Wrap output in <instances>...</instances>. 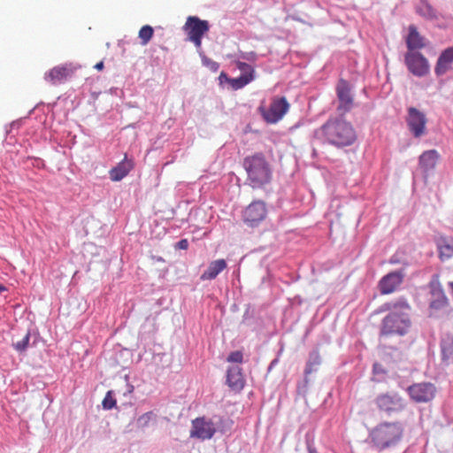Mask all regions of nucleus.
Segmentation results:
<instances>
[{
    "label": "nucleus",
    "instance_id": "20",
    "mask_svg": "<svg viewBox=\"0 0 453 453\" xmlns=\"http://www.w3.org/2000/svg\"><path fill=\"white\" fill-rule=\"evenodd\" d=\"M134 161L132 159H128L127 156H125L121 162H119L115 167L110 170V179L112 181L121 180L130 173V171L134 168Z\"/></svg>",
    "mask_w": 453,
    "mask_h": 453
},
{
    "label": "nucleus",
    "instance_id": "27",
    "mask_svg": "<svg viewBox=\"0 0 453 453\" xmlns=\"http://www.w3.org/2000/svg\"><path fill=\"white\" fill-rule=\"evenodd\" d=\"M439 257L441 261L449 259L453 257V245L449 244L446 239H441L437 243Z\"/></svg>",
    "mask_w": 453,
    "mask_h": 453
},
{
    "label": "nucleus",
    "instance_id": "22",
    "mask_svg": "<svg viewBox=\"0 0 453 453\" xmlns=\"http://www.w3.org/2000/svg\"><path fill=\"white\" fill-rule=\"evenodd\" d=\"M415 11L418 15L426 20H437L441 17L439 12L428 0H419L415 5Z\"/></svg>",
    "mask_w": 453,
    "mask_h": 453
},
{
    "label": "nucleus",
    "instance_id": "37",
    "mask_svg": "<svg viewBox=\"0 0 453 453\" xmlns=\"http://www.w3.org/2000/svg\"><path fill=\"white\" fill-rule=\"evenodd\" d=\"M203 63L204 65H206L207 67H209L211 71H218L219 69V65L218 63H216L215 61L211 60V59H209L207 58H203Z\"/></svg>",
    "mask_w": 453,
    "mask_h": 453
},
{
    "label": "nucleus",
    "instance_id": "16",
    "mask_svg": "<svg viewBox=\"0 0 453 453\" xmlns=\"http://www.w3.org/2000/svg\"><path fill=\"white\" fill-rule=\"evenodd\" d=\"M405 277L404 269H399L384 275L379 281V288L381 294H390L400 286Z\"/></svg>",
    "mask_w": 453,
    "mask_h": 453
},
{
    "label": "nucleus",
    "instance_id": "13",
    "mask_svg": "<svg viewBox=\"0 0 453 453\" xmlns=\"http://www.w3.org/2000/svg\"><path fill=\"white\" fill-rule=\"evenodd\" d=\"M321 365V357L318 349H313L310 352L308 360L304 369V378L297 386V392L299 395H305L307 392L308 384L310 382V375L316 372Z\"/></svg>",
    "mask_w": 453,
    "mask_h": 453
},
{
    "label": "nucleus",
    "instance_id": "9",
    "mask_svg": "<svg viewBox=\"0 0 453 453\" xmlns=\"http://www.w3.org/2000/svg\"><path fill=\"white\" fill-rule=\"evenodd\" d=\"M405 121L413 137L420 138L426 134L427 119L426 114L417 108L411 106L407 109Z\"/></svg>",
    "mask_w": 453,
    "mask_h": 453
},
{
    "label": "nucleus",
    "instance_id": "17",
    "mask_svg": "<svg viewBox=\"0 0 453 453\" xmlns=\"http://www.w3.org/2000/svg\"><path fill=\"white\" fill-rule=\"evenodd\" d=\"M216 430L211 421H208L203 418H198L193 420L190 436L202 440L211 439Z\"/></svg>",
    "mask_w": 453,
    "mask_h": 453
},
{
    "label": "nucleus",
    "instance_id": "8",
    "mask_svg": "<svg viewBox=\"0 0 453 453\" xmlns=\"http://www.w3.org/2000/svg\"><path fill=\"white\" fill-rule=\"evenodd\" d=\"M404 64L407 70L415 77L422 78L430 73L429 61L419 51L406 52L404 54Z\"/></svg>",
    "mask_w": 453,
    "mask_h": 453
},
{
    "label": "nucleus",
    "instance_id": "7",
    "mask_svg": "<svg viewBox=\"0 0 453 453\" xmlns=\"http://www.w3.org/2000/svg\"><path fill=\"white\" fill-rule=\"evenodd\" d=\"M183 29L188 35V39L192 42L197 49H200L202 37L209 31L210 25L207 20L200 19L196 16H189L187 18Z\"/></svg>",
    "mask_w": 453,
    "mask_h": 453
},
{
    "label": "nucleus",
    "instance_id": "30",
    "mask_svg": "<svg viewBox=\"0 0 453 453\" xmlns=\"http://www.w3.org/2000/svg\"><path fill=\"white\" fill-rule=\"evenodd\" d=\"M372 373L374 376H377V381H380L384 379L385 375L387 374V370L384 368V366L376 362L372 365Z\"/></svg>",
    "mask_w": 453,
    "mask_h": 453
},
{
    "label": "nucleus",
    "instance_id": "42",
    "mask_svg": "<svg viewBox=\"0 0 453 453\" xmlns=\"http://www.w3.org/2000/svg\"><path fill=\"white\" fill-rule=\"evenodd\" d=\"M6 290V288L4 285H0V293Z\"/></svg>",
    "mask_w": 453,
    "mask_h": 453
},
{
    "label": "nucleus",
    "instance_id": "14",
    "mask_svg": "<svg viewBox=\"0 0 453 453\" xmlns=\"http://www.w3.org/2000/svg\"><path fill=\"white\" fill-rule=\"evenodd\" d=\"M258 111L266 123L274 124L278 122L283 116V97L274 98L269 107L262 103L258 107Z\"/></svg>",
    "mask_w": 453,
    "mask_h": 453
},
{
    "label": "nucleus",
    "instance_id": "3",
    "mask_svg": "<svg viewBox=\"0 0 453 453\" xmlns=\"http://www.w3.org/2000/svg\"><path fill=\"white\" fill-rule=\"evenodd\" d=\"M403 434V426L401 422H381L370 432L368 439L371 446L377 451H384L396 447Z\"/></svg>",
    "mask_w": 453,
    "mask_h": 453
},
{
    "label": "nucleus",
    "instance_id": "19",
    "mask_svg": "<svg viewBox=\"0 0 453 453\" xmlns=\"http://www.w3.org/2000/svg\"><path fill=\"white\" fill-rule=\"evenodd\" d=\"M378 349L387 362L398 363L403 358V352L397 347L379 341Z\"/></svg>",
    "mask_w": 453,
    "mask_h": 453
},
{
    "label": "nucleus",
    "instance_id": "32",
    "mask_svg": "<svg viewBox=\"0 0 453 453\" xmlns=\"http://www.w3.org/2000/svg\"><path fill=\"white\" fill-rule=\"evenodd\" d=\"M236 66L240 70L242 74L250 75L251 77L254 78V75H253L254 70L250 65L244 63V62L238 61L236 63Z\"/></svg>",
    "mask_w": 453,
    "mask_h": 453
},
{
    "label": "nucleus",
    "instance_id": "35",
    "mask_svg": "<svg viewBox=\"0 0 453 453\" xmlns=\"http://www.w3.org/2000/svg\"><path fill=\"white\" fill-rule=\"evenodd\" d=\"M116 405V400L112 398L111 392H108L103 400V406L104 409L111 410Z\"/></svg>",
    "mask_w": 453,
    "mask_h": 453
},
{
    "label": "nucleus",
    "instance_id": "11",
    "mask_svg": "<svg viewBox=\"0 0 453 453\" xmlns=\"http://www.w3.org/2000/svg\"><path fill=\"white\" fill-rule=\"evenodd\" d=\"M407 393L415 403H428L434 398L436 388L431 382L413 383L407 388Z\"/></svg>",
    "mask_w": 453,
    "mask_h": 453
},
{
    "label": "nucleus",
    "instance_id": "24",
    "mask_svg": "<svg viewBox=\"0 0 453 453\" xmlns=\"http://www.w3.org/2000/svg\"><path fill=\"white\" fill-rule=\"evenodd\" d=\"M439 158V153L435 150L424 151L418 158V164L424 173H428L434 169Z\"/></svg>",
    "mask_w": 453,
    "mask_h": 453
},
{
    "label": "nucleus",
    "instance_id": "10",
    "mask_svg": "<svg viewBox=\"0 0 453 453\" xmlns=\"http://www.w3.org/2000/svg\"><path fill=\"white\" fill-rule=\"evenodd\" d=\"M336 96L338 99L337 111L341 115L351 111L354 106V96L351 91L349 82L344 79H340L336 84Z\"/></svg>",
    "mask_w": 453,
    "mask_h": 453
},
{
    "label": "nucleus",
    "instance_id": "12",
    "mask_svg": "<svg viewBox=\"0 0 453 453\" xmlns=\"http://www.w3.org/2000/svg\"><path fill=\"white\" fill-rule=\"evenodd\" d=\"M76 69V66L72 63L61 64L46 72L44 80L51 85L60 84L71 78Z\"/></svg>",
    "mask_w": 453,
    "mask_h": 453
},
{
    "label": "nucleus",
    "instance_id": "41",
    "mask_svg": "<svg viewBox=\"0 0 453 453\" xmlns=\"http://www.w3.org/2000/svg\"><path fill=\"white\" fill-rule=\"evenodd\" d=\"M288 107H289V104L287 102V100L285 99V114L287 113L288 110Z\"/></svg>",
    "mask_w": 453,
    "mask_h": 453
},
{
    "label": "nucleus",
    "instance_id": "18",
    "mask_svg": "<svg viewBox=\"0 0 453 453\" xmlns=\"http://www.w3.org/2000/svg\"><path fill=\"white\" fill-rule=\"evenodd\" d=\"M453 65V46L443 50L436 61L434 66V73L437 77L444 75L449 71L452 70Z\"/></svg>",
    "mask_w": 453,
    "mask_h": 453
},
{
    "label": "nucleus",
    "instance_id": "38",
    "mask_svg": "<svg viewBox=\"0 0 453 453\" xmlns=\"http://www.w3.org/2000/svg\"><path fill=\"white\" fill-rule=\"evenodd\" d=\"M175 248L180 249V250H187L188 248V240L187 239H181L180 241H179L176 243Z\"/></svg>",
    "mask_w": 453,
    "mask_h": 453
},
{
    "label": "nucleus",
    "instance_id": "31",
    "mask_svg": "<svg viewBox=\"0 0 453 453\" xmlns=\"http://www.w3.org/2000/svg\"><path fill=\"white\" fill-rule=\"evenodd\" d=\"M30 341V334L27 333L21 341L16 342L13 346L19 352H23L27 349Z\"/></svg>",
    "mask_w": 453,
    "mask_h": 453
},
{
    "label": "nucleus",
    "instance_id": "25",
    "mask_svg": "<svg viewBox=\"0 0 453 453\" xmlns=\"http://www.w3.org/2000/svg\"><path fill=\"white\" fill-rule=\"evenodd\" d=\"M227 265L225 259H217L210 263L206 271L201 275L202 280H211L215 279L222 271L226 268Z\"/></svg>",
    "mask_w": 453,
    "mask_h": 453
},
{
    "label": "nucleus",
    "instance_id": "15",
    "mask_svg": "<svg viewBox=\"0 0 453 453\" xmlns=\"http://www.w3.org/2000/svg\"><path fill=\"white\" fill-rule=\"evenodd\" d=\"M266 216L265 204L263 202L251 203L243 211L242 219L245 224L250 226L258 225Z\"/></svg>",
    "mask_w": 453,
    "mask_h": 453
},
{
    "label": "nucleus",
    "instance_id": "4",
    "mask_svg": "<svg viewBox=\"0 0 453 453\" xmlns=\"http://www.w3.org/2000/svg\"><path fill=\"white\" fill-rule=\"evenodd\" d=\"M243 165L253 188L261 187L270 181L271 170L262 155L245 157Z\"/></svg>",
    "mask_w": 453,
    "mask_h": 453
},
{
    "label": "nucleus",
    "instance_id": "33",
    "mask_svg": "<svg viewBox=\"0 0 453 453\" xmlns=\"http://www.w3.org/2000/svg\"><path fill=\"white\" fill-rule=\"evenodd\" d=\"M153 413L151 411L146 412L139 417L137 419V424L140 427L143 428L149 425L151 418H153Z\"/></svg>",
    "mask_w": 453,
    "mask_h": 453
},
{
    "label": "nucleus",
    "instance_id": "40",
    "mask_svg": "<svg viewBox=\"0 0 453 453\" xmlns=\"http://www.w3.org/2000/svg\"><path fill=\"white\" fill-rule=\"evenodd\" d=\"M398 262V259H396L395 256L391 257L389 259L390 264H397Z\"/></svg>",
    "mask_w": 453,
    "mask_h": 453
},
{
    "label": "nucleus",
    "instance_id": "28",
    "mask_svg": "<svg viewBox=\"0 0 453 453\" xmlns=\"http://www.w3.org/2000/svg\"><path fill=\"white\" fill-rule=\"evenodd\" d=\"M253 80V77L247 74H241V76L237 78H233L228 80V83L231 85V87L237 90L244 86H246L248 83H250Z\"/></svg>",
    "mask_w": 453,
    "mask_h": 453
},
{
    "label": "nucleus",
    "instance_id": "1",
    "mask_svg": "<svg viewBox=\"0 0 453 453\" xmlns=\"http://www.w3.org/2000/svg\"><path fill=\"white\" fill-rule=\"evenodd\" d=\"M411 311V307L404 297L383 303L379 308V312L388 311V314L380 321L379 341L390 336L407 335L412 326Z\"/></svg>",
    "mask_w": 453,
    "mask_h": 453
},
{
    "label": "nucleus",
    "instance_id": "29",
    "mask_svg": "<svg viewBox=\"0 0 453 453\" xmlns=\"http://www.w3.org/2000/svg\"><path fill=\"white\" fill-rule=\"evenodd\" d=\"M153 34H154V30H153L152 27H150L149 25H145V26L142 27V28L139 31V38L142 41V44L146 45L152 38Z\"/></svg>",
    "mask_w": 453,
    "mask_h": 453
},
{
    "label": "nucleus",
    "instance_id": "36",
    "mask_svg": "<svg viewBox=\"0 0 453 453\" xmlns=\"http://www.w3.org/2000/svg\"><path fill=\"white\" fill-rule=\"evenodd\" d=\"M242 353L239 350L231 352L230 355L227 357L228 362L233 363H242Z\"/></svg>",
    "mask_w": 453,
    "mask_h": 453
},
{
    "label": "nucleus",
    "instance_id": "26",
    "mask_svg": "<svg viewBox=\"0 0 453 453\" xmlns=\"http://www.w3.org/2000/svg\"><path fill=\"white\" fill-rule=\"evenodd\" d=\"M441 360L449 361L453 357V334L446 333L441 335L440 341Z\"/></svg>",
    "mask_w": 453,
    "mask_h": 453
},
{
    "label": "nucleus",
    "instance_id": "39",
    "mask_svg": "<svg viewBox=\"0 0 453 453\" xmlns=\"http://www.w3.org/2000/svg\"><path fill=\"white\" fill-rule=\"evenodd\" d=\"M104 62L100 61L99 63L95 65V68L98 71H102L104 69Z\"/></svg>",
    "mask_w": 453,
    "mask_h": 453
},
{
    "label": "nucleus",
    "instance_id": "34",
    "mask_svg": "<svg viewBox=\"0 0 453 453\" xmlns=\"http://www.w3.org/2000/svg\"><path fill=\"white\" fill-rule=\"evenodd\" d=\"M305 442L308 453H319L314 446L313 435L310 433L305 434Z\"/></svg>",
    "mask_w": 453,
    "mask_h": 453
},
{
    "label": "nucleus",
    "instance_id": "2",
    "mask_svg": "<svg viewBox=\"0 0 453 453\" xmlns=\"http://www.w3.org/2000/svg\"><path fill=\"white\" fill-rule=\"evenodd\" d=\"M315 140H323L335 148L342 149L353 145L357 139V132L352 124L343 115L330 117L319 128L314 131Z\"/></svg>",
    "mask_w": 453,
    "mask_h": 453
},
{
    "label": "nucleus",
    "instance_id": "6",
    "mask_svg": "<svg viewBox=\"0 0 453 453\" xmlns=\"http://www.w3.org/2000/svg\"><path fill=\"white\" fill-rule=\"evenodd\" d=\"M429 304L428 317L438 318L437 312L449 306V300L447 297L438 275H433L428 283Z\"/></svg>",
    "mask_w": 453,
    "mask_h": 453
},
{
    "label": "nucleus",
    "instance_id": "23",
    "mask_svg": "<svg viewBox=\"0 0 453 453\" xmlns=\"http://www.w3.org/2000/svg\"><path fill=\"white\" fill-rule=\"evenodd\" d=\"M226 383L233 390L241 391L243 388L245 380L239 366H233L227 370Z\"/></svg>",
    "mask_w": 453,
    "mask_h": 453
},
{
    "label": "nucleus",
    "instance_id": "5",
    "mask_svg": "<svg viewBox=\"0 0 453 453\" xmlns=\"http://www.w3.org/2000/svg\"><path fill=\"white\" fill-rule=\"evenodd\" d=\"M373 403L378 412L388 418L400 414L407 407V401L399 393L395 391H388L377 395Z\"/></svg>",
    "mask_w": 453,
    "mask_h": 453
},
{
    "label": "nucleus",
    "instance_id": "21",
    "mask_svg": "<svg viewBox=\"0 0 453 453\" xmlns=\"http://www.w3.org/2000/svg\"><path fill=\"white\" fill-rule=\"evenodd\" d=\"M425 38L420 35L414 25L409 27V34L406 38L407 52H416L426 46Z\"/></svg>",
    "mask_w": 453,
    "mask_h": 453
}]
</instances>
